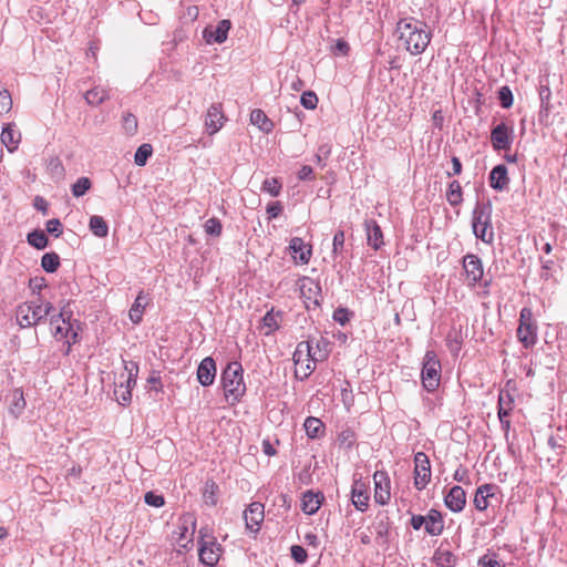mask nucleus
I'll return each instance as SVG.
<instances>
[{"mask_svg": "<svg viewBox=\"0 0 567 567\" xmlns=\"http://www.w3.org/2000/svg\"><path fill=\"white\" fill-rule=\"evenodd\" d=\"M399 40L412 55H419L425 51L432 39L429 25L414 18H403L396 23Z\"/></svg>", "mask_w": 567, "mask_h": 567, "instance_id": "nucleus-1", "label": "nucleus"}, {"mask_svg": "<svg viewBox=\"0 0 567 567\" xmlns=\"http://www.w3.org/2000/svg\"><path fill=\"white\" fill-rule=\"evenodd\" d=\"M243 372V367L239 362H230L221 373L224 396L229 405L238 403L246 393Z\"/></svg>", "mask_w": 567, "mask_h": 567, "instance_id": "nucleus-2", "label": "nucleus"}, {"mask_svg": "<svg viewBox=\"0 0 567 567\" xmlns=\"http://www.w3.org/2000/svg\"><path fill=\"white\" fill-rule=\"evenodd\" d=\"M52 310V303L42 301L41 299L22 302L16 309L17 323L21 328L37 326L43 318L49 316Z\"/></svg>", "mask_w": 567, "mask_h": 567, "instance_id": "nucleus-3", "label": "nucleus"}, {"mask_svg": "<svg viewBox=\"0 0 567 567\" xmlns=\"http://www.w3.org/2000/svg\"><path fill=\"white\" fill-rule=\"evenodd\" d=\"M472 227L474 235L482 241L491 244L494 240L491 204L477 205L474 208Z\"/></svg>", "mask_w": 567, "mask_h": 567, "instance_id": "nucleus-4", "label": "nucleus"}, {"mask_svg": "<svg viewBox=\"0 0 567 567\" xmlns=\"http://www.w3.org/2000/svg\"><path fill=\"white\" fill-rule=\"evenodd\" d=\"M441 362L434 351H426L423 358L421 379L423 388L435 391L441 382Z\"/></svg>", "mask_w": 567, "mask_h": 567, "instance_id": "nucleus-5", "label": "nucleus"}, {"mask_svg": "<svg viewBox=\"0 0 567 567\" xmlns=\"http://www.w3.org/2000/svg\"><path fill=\"white\" fill-rule=\"evenodd\" d=\"M313 358L310 353V341H301L297 344L292 355L297 379L305 380L313 372L318 362Z\"/></svg>", "mask_w": 567, "mask_h": 567, "instance_id": "nucleus-6", "label": "nucleus"}, {"mask_svg": "<svg viewBox=\"0 0 567 567\" xmlns=\"http://www.w3.org/2000/svg\"><path fill=\"white\" fill-rule=\"evenodd\" d=\"M518 341L528 349L537 341V324L533 318L530 308H523L519 312V324L516 331Z\"/></svg>", "mask_w": 567, "mask_h": 567, "instance_id": "nucleus-7", "label": "nucleus"}, {"mask_svg": "<svg viewBox=\"0 0 567 567\" xmlns=\"http://www.w3.org/2000/svg\"><path fill=\"white\" fill-rule=\"evenodd\" d=\"M50 329L53 337L58 341H64L69 348L76 342L78 332L70 321V316L65 317L64 311L51 317Z\"/></svg>", "mask_w": 567, "mask_h": 567, "instance_id": "nucleus-8", "label": "nucleus"}, {"mask_svg": "<svg viewBox=\"0 0 567 567\" xmlns=\"http://www.w3.org/2000/svg\"><path fill=\"white\" fill-rule=\"evenodd\" d=\"M195 522L192 516L179 517L176 529L173 532V542L178 547L177 551L188 550L193 546Z\"/></svg>", "mask_w": 567, "mask_h": 567, "instance_id": "nucleus-9", "label": "nucleus"}, {"mask_svg": "<svg viewBox=\"0 0 567 567\" xmlns=\"http://www.w3.org/2000/svg\"><path fill=\"white\" fill-rule=\"evenodd\" d=\"M414 487L417 491H423L431 482V462L424 452H417L414 455Z\"/></svg>", "mask_w": 567, "mask_h": 567, "instance_id": "nucleus-10", "label": "nucleus"}, {"mask_svg": "<svg viewBox=\"0 0 567 567\" xmlns=\"http://www.w3.org/2000/svg\"><path fill=\"white\" fill-rule=\"evenodd\" d=\"M227 117L223 110L221 103H213L205 115V128L208 135L219 132L225 125Z\"/></svg>", "mask_w": 567, "mask_h": 567, "instance_id": "nucleus-11", "label": "nucleus"}, {"mask_svg": "<svg viewBox=\"0 0 567 567\" xmlns=\"http://www.w3.org/2000/svg\"><path fill=\"white\" fill-rule=\"evenodd\" d=\"M515 406L514 395L508 390H501L498 394L497 414L505 432L511 429V413Z\"/></svg>", "mask_w": 567, "mask_h": 567, "instance_id": "nucleus-12", "label": "nucleus"}, {"mask_svg": "<svg viewBox=\"0 0 567 567\" xmlns=\"http://www.w3.org/2000/svg\"><path fill=\"white\" fill-rule=\"evenodd\" d=\"M374 501L380 505H386L391 499V481L385 471H377L373 474Z\"/></svg>", "mask_w": 567, "mask_h": 567, "instance_id": "nucleus-13", "label": "nucleus"}, {"mask_svg": "<svg viewBox=\"0 0 567 567\" xmlns=\"http://www.w3.org/2000/svg\"><path fill=\"white\" fill-rule=\"evenodd\" d=\"M231 22L228 19L220 20L217 25H207L203 30V38L207 44L224 43L227 40Z\"/></svg>", "mask_w": 567, "mask_h": 567, "instance_id": "nucleus-14", "label": "nucleus"}, {"mask_svg": "<svg viewBox=\"0 0 567 567\" xmlns=\"http://www.w3.org/2000/svg\"><path fill=\"white\" fill-rule=\"evenodd\" d=\"M463 268L465 272V280L468 286H474L482 279L484 270L482 261L477 256L466 255L463 258Z\"/></svg>", "mask_w": 567, "mask_h": 567, "instance_id": "nucleus-15", "label": "nucleus"}, {"mask_svg": "<svg viewBox=\"0 0 567 567\" xmlns=\"http://www.w3.org/2000/svg\"><path fill=\"white\" fill-rule=\"evenodd\" d=\"M265 507L259 502L251 503L244 513L246 527L251 532H258L265 517Z\"/></svg>", "mask_w": 567, "mask_h": 567, "instance_id": "nucleus-16", "label": "nucleus"}, {"mask_svg": "<svg viewBox=\"0 0 567 567\" xmlns=\"http://www.w3.org/2000/svg\"><path fill=\"white\" fill-rule=\"evenodd\" d=\"M216 377V363L212 357L204 358L197 368V380L203 386L214 383Z\"/></svg>", "mask_w": 567, "mask_h": 567, "instance_id": "nucleus-17", "label": "nucleus"}, {"mask_svg": "<svg viewBox=\"0 0 567 567\" xmlns=\"http://www.w3.org/2000/svg\"><path fill=\"white\" fill-rule=\"evenodd\" d=\"M444 503L454 513L463 511L466 505V493L463 487L458 485L453 486L445 495Z\"/></svg>", "mask_w": 567, "mask_h": 567, "instance_id": "nucleus-18", "label": "nucleus"}, {"mask_svg": "<svg viewBox=\"0 0 567 567\" xmlns=\"http://www.w3.org/2000/svg\"><path fill=\"white\" fill-rule=\"evenodd\" d=\"M289 249L291 250L292 258L296 262L306 265L310 261L312 249L311 246L306 244L302 238L293 237L290 240Z\"/></svg>", "mask_w": 567, "mask_h": 567, "instance_id": "nucleus-19", "label": "nucleus"}, {"mask_svg": "<svg viewBox=\"0 0 567 567\" xmlns=\"http://www.w3.org/2000/svg\"><path fill=\"white\" fill-rule=\"evenodd\" d=\"M511 128L501 123L495 126L491 132V143L496 151L508 150L511 147Z\"/></svg>", "mask_w": 567, "mask_h": 567, "instance_id": "nucleus-20", "label": "nucleus"}, {"mask_svg": "<svg viewBox=\"0 0 567 567\" xmlns=\"http://www.w3.org/2000/svg\"><path fill=\"white\" fill-rule=\"evenodd\" d=\"M221 555V548L215 542L204 543L199 548V560L209 567L216 566Z\"/></svg>", "mask_w": 567, "mask_h": 567, "instance_id": "nucleus-21", "label": "nucleus"}, {"mask_svg": "<svg viewBox=\"0 0 567 567\" xmlns=\"http://www.w3.org/2000/svg\"><path fill=\"white\" fill-rule=\"evenodd\" d=\"M498 487L494 484L481 485L474 496V506L477 511L483 512L489 506V498L496 495Z\"/></svg>", "mask_w": 567, "mask_h": 567, "instance_id": "nucleus-22", "label": "nucleus"}, {"mask_svg": "<svg viewBox=\"0 0 567 567\" xmlns=\"http://www.w3.org/2000/svg\"><path fill=\"white\" fill-rule=\"evenodd\" d=\"M21 133L13 123H8L1 132V143L12 153L18 150L21 142Z\"/></svg>", "mask_w": 567, "mask_h": 567, "instance_id": "nucleus-23", "label": "nucleus"}, {"mask_svg": "<svg viewBox=\"0 0 567 567\" xmlns=\"http://www.w3.org/2000/svg\"><path fill=\"white\" fill-rule=\"evenodd\" d=\"M365 231H367V240L368 245L372 247L374 250L380 249L383 245V233L378 223L373 219L365 220Z\"/></svg>", "mask_w": 567, "mask_h": 567, "instance_id": "nucleus-24", "label": "nucleus"}, {"mask_svg": "<svg viewBox=\"0 0 567 567\" xmlns=\"http://www.w3.org/2000/svg\"><path fill=\"white\" fill-rule=\"evenodd\" d=\"M324 497L320 492L308 491L302 495L301 509L307 515H313L320 508Z\"/></svg>", "mask_w": 567, "mask_h": 567, "instance_id": "nucleus-25", "label": "nucleus"}, {"mask_svg": "<svg viewBox=\"0 0 567 567\" xmlns=\"http://www.w3.org/2000/svg\"><path fill=\"white\" fill-rule=\"evenodd\" d=\"M370 495L364 483L355 482L352 486V503L358 511L364 512L369 506Z\"/></svg>", "mask_w": 567, "mask_h": 567, "instance_id": "nucleus-26", "label": "nucleus"}, {"mask_svg": "<svg viewBox=\"0 0 567 567\" xmlns=\"http://www.w3.org/2000/svg\"><path fill=\"white\" fill-rule=\"evenodd\" d=\"M425 532L431 536H439L443 533L444 520L442 514L436 509H430L424 524Z\"/></svg>", "mask_w": 567, "mask_h": 567, "instance_id": "nucleus-27", "label": "nucleus"}, {"mask_svg": "<svg viewBox=\"0 0 567 567\" xmlns=\"http://www.w3.org/2000/svg\"><path fill=\"white\" fill-rule=\"evenodd\" d=\"M509 184L505 165L495 166L489 174V185L496 190H504Z\"/></svg>", "mask_w": 567, "mask_h": 567, "instance_id": "nucleus-28", "label": "nucleus"}, {"mask_svg": "<svg viewBox=\"0 0 567 567\" xmlns=\"http://www.w3.org/2000/svg\"><path fill=\"white\" fill-rule=\"evenodd\" d=\"M300 293L313 305H319L320 287L315 280L305 278L300 285Z\"/></svg>", "mask_w": 567, "mask_h": 567, "instance_id": "nucleus-29", "label": "nucleus"}, {"mask_svg": "<svg viewBox=\"0 0 567 567\" xmlns=\"http://www.w3.org/2000/svg\"><path fill=\"white\" fill-rule=\"evenodd\" d=\"M250 123L265 133H269L274 128L272 121L260 109H256L250 113Z\"/></svg>", "mask_w": 567, "mask_h": 567, "instance_id": "nucleus-30", "label": "nucleus"}, {"mask_svg": "<svg viewBox=\"0 0 567 567\" xmlns=\"http://www.w3.org/2000/svg\"><path fill=\"white\" fill-rule=\"evenodd\" d=\"M146 303L145 297L140 292L128 311L130 319L133 323L137 324L142 321Z\"/></svg>", "mask_w": 567, "mask_h": 567, "instance_id": "nucleus-31", "label": "nucleus"}, {"mask_svg": "<svg viewBox=\"0 0 567 567\" xmlns=\"http://www.w3.org/2000/svg\"><path fill=\"white\" fill-rule=\"evenodd\" d=\"M89 227L93 235H95L96 237L104 238L109 234V225L101 216L93 215L90 218Z\"/></svg>", "mask_w": 567, "mask_h": 567, "instance_id": "nucleus-32", "label": "nucleus"}, {"mask_svg": "<svg viewBox=\"0 0 567 567\" xmlns=\"http://www.w3.org/2000/svg\"><path fill=\"white\" fill-rule=\"evenodd\" d=\"M109 97V91L100 86H95L84 94L85 101L91 105H99Z\"/></svg>", "mask_w": 567, "mask_h": 567, "instance_id": "nucleus-33", "label": "nucleus"}, {"mask_svg": "<svg viewBox=\"0 0 567 567\" xmlns=\"http://www.w3.org/2000/svg\"><path fill=\"white\" fill-rule=\"evenodd\" d=\"M303 426L307 435L310 439L319 437L324 431L323 423L319 419L313 416L307 417Z\"/></svg>", "mask_w": 567, "mask_h": 567, "instance_id": "nucleus-34", "label": "nucleus"}, {"mask_svg": "<svg viewBox=\"0 0 567 567\" xmlns=\"http://www.w3.org/2000/svg\"><path fill=\"white\" fill-rule=\"evenodd\" d=\"M446 199L452 206H458L463 202L462 186L458 181L450 183L446 192Z\"/></svg>", "mask_w": 567, "mask_h": 567, "instance_id": "nucleus-35", "label": "nucleus"}, {"mask_svg": "<svg viewBox=\"0 0 567 567\" xmlns=\"http://www.w3.org/2000/svg\"><path fill=\"white\" fill-rule=\"evenodd\" d=\"M219 487L214 481H207L205 483L203 498L207 505L215 506L218 502Z\"/></svg>", "mask_w": 567, "mask_h": 567, "instance_id": "nucleus-36", "label": "nucleus"}, {"mask_svg": "<svg viewBox=\"0 0 567 567\" xmlns=\"http://www.w3.org/2000/svg\"><path fill=\"white\" fill-rule=\"evenodd\" d=\"M329 341L326 339H320L317 341L316 347H312V343L310 342V353L315 357L313 359L318 362L323 361L329 355Z\"/></svg>", "mask_w": 567, "mask_h": 567, "instance_id": "nucleus-37", "label": "nucleus"}, {"mask_svg": "<svg viewBox=\"0 0 567 567\" xmlns=\"http://www.w3.org/2000/svg\"><path fill=\"white\" fill-rule=\"evenodd\" d=\"M281 189H282V183L277 177L266 178L261 185V190L264 193L269 194L272 197L279 196L281 193Z\"/></svg>", "mask_w": 567, "mask_h": 567, "instance_id": "nucleus-38", "label": "nucleus"}, {"mask_svg": "<svg viewBox=\"0 0 567 567\" xmlns=\"http://www.w3.org/2000/svg\"><path fill=\"white\" fill-rule=\"evenodd\" d=\"M41 266L47 272H54L60 266V258L55 252H47L42 256Z\"/></svg>", "mask_w": 567, "mask_h": 567, "instance_id": "nucleus-39", "label": "nucleus"}, {"mask_svg": "<svg viewBox=\"0 0 567 567\" xmlns=\"http://www.w3.org/2000/svg\"><path fill=\"white\" fill-rule=\"evenodd\" d=\"M28 243L37 249H44L48 246L49 239L44 231L34 230L28 235Z\"/></svg>", "mask_w": 567, "mask_h": 567, "instance_id": "nucleus-40", "label": "nucleus"}, {"mask_svg": "<svg viewBox=\"0 0 567 567\" xmlns=\"http://www.w3.org/2000/svg\"><path fill=\"white\" fill-rule=\"evenodd\" d=\"M153 153V147L151 144H142L135 153L134 162L137 166H144L148 159V157Z\"/></svg>", "mask_w": 567, "mask_h": 567, "instance_id": "nucleus-41", "label": "nucleus"}, {"mask_svg": "<svg viewBox=\"0 0 567 567\" xmlns=\"http://www.w3.org/2000/svg\"><path fill=\"white\" fill-rule=\"evenodd\" d=\"M204 229L207 235L219 237L223 231V225L216 217H212L204 224Z\"/></svg>", "mask_w": 567, "mask_h": 567, "instance_id": "nucleus-42", "label": "nucleus"}, {"mask_svg": "<svg viewBox=\"0 0 567 567\" xmlns=\"http://www.w3.org/2000/svg\"><path fill=\"white\" fill-rule=\"evenodd\" d=\"M92 186L90 178L80 177L72 186V194L74 197L83 196Z\"/></svg>", "mask_w": 567, "mask_h": 567, "instance_id": "nucleus-43", "label": "nucleus"}, {"mask_svg": "<svg viewBox=\"0 0 567 567\" xmlns=\"http://www.w3.org/2000/svg\"><path fill=\"white\" fill-rule=\"evenodd\" d=\"M122 126L128 135H134L137 132V118L131 113H126L122 117Z\"/></svg>", "mask_w": 567, "mask_h": 567, "instance_id": "nucleus-44", "label": "nucleus"}, {"mask_svg": "<svg viewBox=\"0 0 567 567\" xmlns=\"http://www.w3.org/2000/svg\"><path fill=\"white\" fill-rule=\"evenodd\" d=\"M436 565L440 567H453L455 565V556L451 551H439L435 554Z\"/></svg>", "mask_w": 567, "mask_h": 567, "instance_id": "nucleus-45", "label": "nucleus"}, {"mask_svg": "<svg viewBox=\"0 0 567 567\" xmlns=\"http://www.w3.org/2000/svg\"><path fill=\"white\" fill-rule=\"evenodd\" d=\"M278 313H274L272 311H268L262 318V324L267 328L266 334L271 333L276 329L279 328Z\"/></svg>", "mask_w": 567, "mask_h": 567, "instance_id": "nucleus-46", "label": "nucleus"}, {"mask_svg": "<svg viewBox=\"0 0 567 567\" xmlns=\"http://www.w3.org/2000/svg\"><path fill=\"white\" fill-rule=\"evenodd\" d=\"M318 96L312 91L303 92L300 99V103L305 109L315 110L318 105Z\"/></svg>", "mask_w": 567, "mask_h": 567, "instance_id": "nucleus-47", "label": "nucleus"}, {"mask_svg": "<svg viewBox=\"0 0 567 567\" xmlns=\"http://www.w3.org/2000/svg\"><path fill=\"white\" fill-rule=\"evenodd\" d=\"M498 100H499V103L501 105L504 107V109H509L512 105H513V93L511 91V89L505 85V86H502L498 91Z\"/></svg>", "mask_w": 567, "mask_h": 567, "instance_id": "nucleus-48", "label": "nucleus"}, {"mask_svg": "<svg viewBox=\"0 0 567 567\" xmlns=\"http://www.w3.org/2000/svg\"><path fill=\"white\" fill-rule=\"evenodd\" d=\"M147 386L151 391L162 392L163 383L158 371H152L146 380Z\"/></svg>", "mask_w": 567, "mask_h": 567, "instance_id": "nucleus-49", "label": "nucleus"}, {"mask_svg": "<svg viewBox=\"0 0 567 567\" xmlns=\"http://www.w3.org/2000/svg\"><path fill=\"white\" fill-rule=\"evenodd\" d=\"M12 107V99L7 90L0 91V114L8 113Z\"/></svg>", "mask_w": 567, "mask_h": 567, "instance_id": "nucleus-50", "label": "nucleus"}, {"mask_svg": "<svg viewBox=\"0 0 567 567\" xmlns=\"http://www.w3.org/2000/svg\"><path fill=\"white\" fill-rule=\"evenodd\" d=\"M45 228L48 233L54 235L55 237H60L63 233L62 224L56 218L48 220Z\"/></svg>", "mask_w": 567, "mask_h": 567, "instance_id": "nucleus-51", "label": "nucleus"}, {"mask_svg": "<svg viewBox=\"0 0 567 567\" xmlns=\"http://www.w3.org/2000/svg\"><path fill=\"white\" fill-rule=\"evenodd\" d=\"M332 252L339 254L343 250L344 247V231L338 230L333 236V243H332Z\"/></svg>", "mask_w": 567, "mask_h": 567, "instance_id": "nucleus-52", "label": "nucleus"}, {"mask_svg": "<svg viewBox=\"0 0 567 567\" xmlns=\"http://www.w3.org/2000/svg\"><path fill=\"white\" fill-rule=\"evenodd\" d=\"M144 499L147 505H151L154 507H161L165 504L164 497L162 495H157L153 492H147L145 494Z\"/></svg>", "mask_w": 567, "mask_h": 567, "instance_id": "nucleus-53", "label": "nucleus"}, {"mask_svg": "<svg viewBox=\"0 0 567 567\" xmlns=\"http://www.w3.org/2000/svg\"><path fill=\"white\" fill-rule=\"evenodd\" d=\"M115 395L121 404H127L132 399V392L130 389H124L123 384L120 385L118 389L115 390Z\"/></svg>", "mask_w": 567, "mask_h": 567, "instance_id": "nucleus-54", "label": "nucleus"}, {"mask_svg": "<svg viewBox=\"0 0 567 567\" xmlns=\"http://www.w3.org/2000/svg\"><path fill=\"white\" fill-rule=\"evenodd\" d=\"M291 557L297 561V563H305L307 560V551L303 547L299 546V545H293L291 546Z\"/></svg>", "mask_w": 567, "mask_h": 567, "instance_id": "nucleus-55", "label": "nucleus"}, {"mask_svg": "<svg viewBox=\"0 0 567 567\" xmlns=\"http://www.w3.org/2000/svg\"><path fill=\"white\" fill-rule=\"evenodd\" d=\"M284 210V207L280 202H274L268 204L266 212L268 214V219L277 218Z\"/></svg>", "mask_w": 567, "mask_h": 567, "instance_id": "nucleus-56", "label": "nucleus"}, {"mask_svg": "<svg viewBox=\"0 0 567 567\" xmlns=\"http://www.w3.org/2000/svg\"><path fill=\"white\" fill-rule=\"evenodd\" d=\"M478 565L482 567H501L499 561L496 559L495 555H484L480 558Z\"/></svg>", "mask_w": 567, "mask_h": 567, "instance_id": "nucleus-57", "label": "nucleus"}, {"mask_svg": "<svg viewBox=\"0 0 567 567\" xmlns=\"http://www.w3.org/2000/svg\"><path fill=\"white\" fill-rule=\"evenodd\" d=\"M453 478L456 481V482H460V483H464V484H470V477H468V471L463 467V466H460L453 474Z\"/></svg>", "mask_w": 567, "mask_h": 567, "instance_id": "nucleus-58", "label": "nucleus"}, {"mask_svg": "<svg viewBox=\"0 0 567 567\" xmlns=\"http://www.w3.org/2000/svg\"><path fill=\"white\" fill-rule=\"evenodd\" d=\"M14 402H13V409L17 410L18 413H20L25 408V400L23 396V392L21 390L14 391Z\"/></svg>", "mask_w": 567, "mask_h": 567, "instance_id": "nucleus-59", "label": "nucleus"}, {"mask_svg": "<svg viewBox=\"0 0 567 567\" xmlns=\"http://www.w3.org/2000/svg\"><path fill=\"white\" fill-rule=\"evenodd\" d=\"M350 47L344 40H338L332 49L333 54L347 55L349 53Z\"/></svg>", "mask_w": 567, "mask_h": 567, "instance_id": "nucleus-60", "label": "nucleus"}, {"mask_svg": "<svg viewBox=\"0 0 567 567\" xmlns=\"http://www.w3.org/2000/svg\"><path fill=\"white\" fill-rule=\"evenodd\" d=\"M333 319L336 321L340 322L341 324H344L349 320L347 309H343V308L337 309L333 313Z\"/></svg>", "mask_w": 567, "mask_h": 567, "instance_id": "nucleus-61", "label": "nucleus"}, {"mask_svg": "<svg viewBox=\"0 0 567 567\" xmlns=\"http://www.w3.org/2000/svg\"><path fill=\"white\" fill-rule=\"evenodd\" d=\"M425 520H426V516H423V515H413V516L411 517V526H412L415 530H419L422 526H424Z\"/></svg>", "mask_w": 567, "mask_h": 567, "instance_id": "nucleus-62", "label": "nucleus"}, {"mask_svg": "<svg viewBox=\"0 0 567 567\" xmlns=\"http://www.w3.org/2000/svg\"><path fill=\"white\" fill-rule=\"evenodd\" d=\"M305 540L309 546H313L315 548L319 546V539L315 533H307L305 535Z\"/></svg>", "mask_w": 567, "mask_h": 567, "instance_id": "nucleus-63", "label": "nucleus"}, {"mask_svg": "<svg viewBox=\"0 0 567 567\" xmlns=\"http://www.w3.org/2000/svg\"><path fill=\"white\" fill-rule=\"evenodd\" d=\"M262 450H264V453L267 454L268 456L276 455V450L274 449V446L271 445V443L268 440H265L262 442Z\"/></svg>", "mask_w": 567, "mask_h": 567, "instance_id": "nucleus-64", "label": "nucleus"}]
</instances>
